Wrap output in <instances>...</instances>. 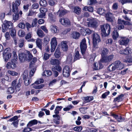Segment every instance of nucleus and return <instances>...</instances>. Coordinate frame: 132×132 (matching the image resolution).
I'll return each instance as SVG.
<instances>
[{
	"mask_svg": "<svg viewBox=\"0 0 132 132\" xmlns=\"http://www.w3.org/2000/svg\"><path fill=\"white\" fill-rule=\"evenodd\" d=\"M59 22L63 25L66 26L70 24L69 19L67 18H61L60 19Z\"/></svg>",
	"mask_w": 132,
	"mask_h": 132,
	"instance_id": "nucleus-10",
	"label": "nucleus"
},
{
	"mask_svg": "<svg viewBox=\"0 0 132 132\" xmlns=\"http://www.w3.org/2000/svg\"><path fill=\"white\" fill-rule=\"evenodd\" d=\"M5 36L6 40H10L11 37L9 32H6Z\"/></svg>",
	"mask_w": 132,
	"mask_h": 132,
	"instance_id": "nucleus-59",
	"label": "nucleus"
},
{
	"mask_svg": "<svg viewBox=\"0 0 132 132\" xmlns=\"http://www.w3.org/2000/svg\"><path fill=\"white\" fill-rule=\"evenodd\" d=\"M97 12L100 14L104 15L105 14L104 10L101 7L98 8L97 9Z\"/></svg>",
	"mask_w": 132,
	"mask_h": 132,
	"instance_id": "nucleus-38",
	"label": "nucleus"
},
{
	"mask_svg": "<svg viewBox=\"0 0 132 132\" xmlns=\"http://www.w3.org/2000/svg\"><path fill=\"white\" fill-rule=\"evenodd\" d=\"M51 52L54 51L57 45V42L56 37L53 38L51 39Z\"/></svg>",
	"mask_w": 132,
	"mask_h": 132,
	"instance_id": "nucleus-8",
	"label": "nucleus"
},
{
	"mask_svg": "<svg viewBox=\"0 0 132 132\" xmlns=\"http://www.w3.org/2000/svg\"><path fill=\"white\" fill-rule=\"evenodd\" d=\"M40 5L43 6L45 7L47 5V1H40Z\"/></svg>",
	"mask_w": 132,
	"mask_h": 132,
	"instance_id": "nucleus-45",
	"label": "nucleus"
},
{
	"mask_svg": "<svg viewBox=\"0 0 132 132\" xmlns=\"http://www.w3.org/2000/svg\"><path fill=\"white\" fill-rule=\"evenodd\" d=\"M81 56L79 52L78 51H75L74 55V59L73 63L75 62L76 61L79 60L81 58Z\"/></svg>",
	"mask_w": 132,
	"mask_h": 132,
	"instance_id": "nucleus-17",
	"label": "nucleus"
},
{
	"mask_svg": "<svg viewBox=\"0 0 132 132\" xmlns=\"http://www.w3.org/2000/svg\"><path fill=\"white\" fill-rule=\"evenodd\" d=\"M14 10L15 11H12L14 13V14L13 15V19L14 20L16 21L19 19V10L17 11V10L16 11L15 9Z\"/></svg>",
	"mask_w": 132,
	"mask_h": 132,
	"instance_id": "nucleus-25",
	"label": "nucleus"
},
{
	"mask_svg": "<svg viewBox=\"0 0 132 132\" xmlns=\"http://www.w3.org/2000/svg\"><path fill=\"white\" fill-rule=\"evenodd\" d=\"M63 107L62 106H57L56 107L55 110L54 111V112L55 114H58L59 113V111L61 110Z\"/></svg>",
	"mask_w": 132,
	"mask_h": 132,
	"instance_id": "nucleus-34",
	"label": "nucleus"
},
{
	"mask_svg": "<svg viewBox=\"0 0 132 132\" xmlns=\"http://www.w3.org/2000/svg\"><path fill=\"white\" fill-rule=\"evenodd\" d=\"M86 42V39L84 38L82 40L80 43V49L82 55H84L85 54L87 48Z\"/></svg>",
	"mask_w": 132,
	"mask_h": 132,
	"instance_id": "nucleus-7",
	"label": "nucleus"
},
{
	"mask_svg": "<svg viewBox=\"0 0 132 132\" xmlns=\"http://www.w3.org/2000/svg\"><path fill=\"white\" fill-rule=\"evenodd\" d=\"M101 34L104 37L108 36L110 33L111 28L110 26L108 24H104L100 26Z\"/></svg>",
	"mask_w": 132,
	"mask_h": 132,
	"instance_id": "nucleus-5",
	"label": "nucleus"
},
{
	"mask_svg": "<svg viewBox=\"0 0 132 132\" xmlns=\"http://www.w3.org/2000/svg\"><path fill=\"white\" fill-rule=\"evenodd\" d=\"M32 33L31 32H29L27 34L25 37V38L26 39H29L31 38Z\"/></svg>",
	"mask_w": 132,
	"mask_h": 132,
	"instance_id": "nucleus-61",
	"label": "nucleus"
},
{
	"mask_svg": "<svg viewBox=\"0 0 132 132\" xmlns=\"http://www.w3.org/2000/svg\"><path fill=\"white\" fill-rule=\"evenodd\" d=\"M61 64V63H59V64L54 65V66H53L52 69V71H57L59 72H61L62 70V68L60 65Z\"/></svg>",
	"mask_w": 132,
	"mask_h": 132,
	"instance_id": "nucleus-19",
	"label": "nucleus"
},
{
	"mask_svg": "<svg viewBox=\"0 0 132 132\" xmlns=\"http://www.w3.org/2000/svg\"><path fill=\"white\" fill-rule=\"evenodd\" d=\"M80 34L79 33L77 32H74L72 34L73 38L75 39H78L80 36Z\"/></svg>",
	"mask_w": 132,
	"mask_h": 132,
	"instance_id": "nucleus-31",
	"label": "nucleus"
},
{
	"mask_svg": "<svg viewBox=\"0 0 132 132\" xmlns=\"http://www.w3.org/2000/svg\"><path fill=\"white\" fill-rule=\"evenodd\" d=\"M122 116V114H116V120L117 122H121L125 121V119Z\"/></svg>",
	"mask_w": 132,
	"mask_h": 132,
	"instance_id": "nucleus-18",
	"label": "nucleus"
},
{
	"mask_svg": "<svg viewBox=\"0 0 132 132\" xmlns=\"http://www.w3.org/2000/svg\"><path fill=\"white\" fill-rule=\"evenodd\" d=\"M30 127H27L25 128L23 130V132H29L32 130V129L30 128Z\"/></svg>",
	"mask_w": 132,
	"mask_h": 132,
	"instance_id": "nucleus-48",
	"label": "nucleus"
},
{
	"mask_svg": "<svg viewBox=\"0 0 132 132\" xmlns=\"http://www.w3.org/2000/svg\"><path fill=\"white\" fill-rule=\"evenodd\" d=\"M18 118V117L17 116H15L12 118L9 119V120L8 121L12 122L13 121H15L17 120Z\"/></svg>",
	"mask_w": 132,
	"mask_h": 132,
	"instance_id": "nucleus-58",
	"label": "nucleus"
},
{
	"mask_svg": "<svg viewBox=\"0 0 132 132\" xmlns=\"http://www.w3.org/2000/svg\"><path fill=\"white\" fill-rule=\"evenodd\" d=\"M21 1H16L15 2H13L12 4V11H15V9L16 11H18V6L20 4Z\"/></svg>",
	"mask_w": 132,
	"mask_h": 132,
	"instance_id": "nucleus-13",
	"label": "nucleus"
},
{
	"mask_svg": "<svg viewBox=\"0 0 132 132\" xmlns=\"http://www.w3.org/2000/svg\"><path fill=\"white\" fill-rule=\"evenodd\" d=\"M47 9L41 7L40 9V13L38 14V17L40 18H43L46 15V13L47 12Z\"/></svg>",
	"mask_w": 132,
	"mask_h": 132,
	"instance_id": "nucleus-11",
	"label": "nucleus"
},
{
	"mask_svg": "<svg viewBox=\"0 0 132 132\" xmlns=\"http://www.w3.org/2000/svg\"><path fill=\"white\" fill-rule=\"evenodd\" d=\"M51 31L54 33H57L59 30L57 29V27L55 26H53L51 28Z\"/></svg>",
	"mask_w": 132,
	"mask_h": 132,
	"instance_id": "nucleus-40",
	"label": "nucleus"
},
{
	"mask_svg": "<svg viewBox=\"0 0 132 132\" xmlns=\"http://www.w3.org/2000/svg\"><path fill=\"white\" fill-rule=\"evenodd\" d=\"M37 22L38 19L37 18H35L33 20L31 24L32 28L36 27Z\"/></svg>",
	"mask_w": 132,
	"mask_h": 132,
	"instance_id": "nucleus-42",
	"label": "nucleus"
},
{
	"mask_svg": "<svg viewBox=\"0 0 132 132\" xmlns=\"http://www.w3.org/2000/svg\"><path fill=\"white\" fill-rule=\"evenodd\" d=\"M8 72L12 76H17L18 74L17 72L9 70Z\"/></svg>",
	"mask_w": 132,
	"mask_h": 132,
	"instance_id": "nucleus-62",
	"label": "nucleus"
},
{
	"mask_svg": "<svg viewBox=\"0 0 132 132\" xmlns=\"http://www.w3.org/2000/svg\"><path fill=\"white\" fill-rule=\"evenodd\" d=\"M19 47L20 48H22L23 46L24 40L23 39H20L19 40Z\"/></svg>",
	"mask_w": 132,
	"mask_h": 132,
	"instance_id": "nucleus-49",
	"label": "nucleus"
},
{
	"mask_svg": "<svg viewBox=\"0 0 132 132\" xmlns=\"http://www.w3.org/2000/svg\"><path fill=\"white\" fill-rule=\"evenodd\" d=\"M129 51L130 50L129 49V48L126 47L125 49L121 50L119 52V53L121 55H125L128 54L129 53Z\"/></svg>",
	"mask_w": 132,
	"mask_h": 132,
	"instance_id": "nucleus-20",
	"label": "nucleus"
},
{
	"mask_svg": "<svg viewBox=\"0 0 132 132\" xmlns=\"http://www.w3.org/2000/svg\"><path fill=\"white\" fill-rule=\"evenodd\" d=\"M23 79L24 80V83L25 85L26 86H27L29 85L30 83L31 82L30 80L27 77L26 75H25L23 77Z\"/></svg>",
	"mask_w": 132,
	"mask_h": 132,
	"instance_id": "nucleus-32",
	"label": "nucleus"
},
{
	"mask_svg": "<svg viewBox=\"0 0 132 132\" xmlns=\"http://www.w3.org/2000/svg\"><path fill=\"white\" fill-rule=\"evenodd\" d=\"M50 56L51 54H49L46 53H45L43 57V59L45 61L49 59Z\"/></svg>",
	"mask_w": 132,
	"mask_h": 132,
	"instance_id": "nucleus-43",
	"label": "nucleus"
},
{
	"mask_svg": "<svg viewBox=\"0 0 132 132\" xmlns=\"http://www.w3.org/2000/svg\"><path fill=\"white\" fill-rule=\"evenodd\" d=\"M86 31L85 28H82V29H80V32L83 36H86L85 33H86Z\"/></svg>",
	"mask_w": 132,
	"mask_h": 132,
	"instance_id": "nucleus-55",
	"label": "nucleus"
},
{
	"mask_svg": "<svg viewBox=\"0 0 132 132\" xmlns=\"http://www.w3.org/2000/svg\"><path fill=\"white\" fill-rule=\"evenodd\" d=\"M18 26L19 27L22 29H24L25 28V25L23 22L20 23Z\"/></svg>",
	"mask_w": 132,
	"mask_h": 132,
	"instance_id": "nucleus-53",
	"label": "nucleus"
},
{
	"mask_svg": "<svg viewBox=\"0 0 132 132\" xmlns=\"http://www.w3.org/2000/svg\"><path fill=\"white\" fill-rule=\"evenodd\" d=\"M108 50L107 48H103L101 53L102 59L101 60L103 62H110L113 57V55H111L107 56L108 54Z\"/></svg>",
	"mask_w": 132,
	"mask_h": 132,
	"instance_id": "nucleus-3",
	"label": "nucleus"
},
{
	"mask_svg": "<svg viewBox=\"0 0 132 132\" xmlns=\"http://www.w3.org/2000/svg\"><path fill=\"white\" fill-rule=\"evenodd\" d=\"M83 99L84 101L83 102V104H84L85 103L89 102L93 100L94 99L93 97V96H87L83 97Z\"/></svg>",
	"mask_w": 132,
	"mask_h": 132,
	"instance_id": "nucleus-23",
	"label": "nucleus"
},
{
	"mask_svg": "<svg viewBox=\"0 0 132 132\" xmlns=\"http://www.w3.org/2000/svg\"><path fill=\"white\" fill-rule=\"evenodd\" d=\"M38 123V121L35 119L30 121L27 124V127H31L33 125H37Z\"/></svg>",
	"mask_w": 132,
	"mask_h": 132,
	"instance_id": "nucleus-24",
	"label": "nucleus"
},
{
	"mask_svg": "<svg viewBox=\"0 0 132 132\" xmlns=\"http://www.w3.org/2000/svg\"><path fill=\"white\" fill-rule=\"evenodd\" d=\"M13 56L11 62H8L6 65V67L8 69H14L16 66V64L18 60V56L15 52H13Z\"/></svg>",
	"mask_w": 132,
	"mask_h": 132,
	"instance_id": "nucleus-4",
	"label": "nucleus"
},
{
	"mask_svg": "<svg viewBox=\"0 0 132 132\" xmlns=\"http://www.w3.org/2000/svg\"><path fill=\"white\" fill-rule=\"evenodd\" d=\"M3 57L5 60V61L7 62L11 57L12 54L11 53H9L7 54H3Z\"/></svg>",
	"mask_w": 132,
	"mask_h": 132,
	"instance_id": "nucleus-29",
	"label": "nucleus"
},
{
	"mask_svg": "<svg viewBox=\"0 0 132 132\" xmlns=\"http://www.w3.org/2000/svg\"><path fill=\"white\" fill-rule=\"evenodd\" d=\"M61 53L60 48L57 47L56 50L54 55L56 59H59L60 57Z\"/></svg>",
	"mask_w": 132,
	"mask_h": 132,
	"instance_id": "nucleus-28",
	"label": "nucleus"
},
{
	"mask_svg": "<svg viewBox=\"0 0 132 132\" xmlns=\"http://www.w3.org/2000/svg\"><path fill=\"white\" fill-rule=\"evenodd\" d=\"M73 108V106L72 105H70L68 106L67 107L63 108V110L64 111H69Z\"/></svg>",
	"mask_w": 132,
	"mask_h": 132,
	"instance_id": "nucleus-51",
	"label": "nucleus"
},
{
	"mask_svg": "<svg viewBox=\"0 0 132 132\" xmlns=\"http://www.w3.org/2000/svg\"><path fill=\"white\" fill-rule=\"evenodd\" d=\"M36 12L33 11L32 10H30L28 14V16H32L34 15V14H36Z\"/></svg>",
	"mask_w": 132,
	"mask_h": 132,
	"instance_id": "nucleus-60",
	"label": "nucleus"
},
{
	"mask_svg": "<svg viewBox=\"0 0 132 132\" xmlns=\"http://www.w3.org/2000/svg\"><path fill=\"white\" fill-rule=\"evenodd\" d=\"M116 69L118 70H120L122 69L124 67V64L123 63H121L120 61H116Z\"/></svg>",
	"mask_w": 132,
	"mask_h": 132,
	"instance_id": "nucleus-21",
	"label": "nucleus"
},
{
	"mask_svg": "<svg viewBox=\"0 0 132 132\" xmlns=\"http://www.w3.org/2000/svg\"><path fill=\"white\" fill-rule=\"evenodd\" d=\"M96 56L95 53H94L91 54L90 58V60L91 61L94 62Z\"/></svg>",
	"mask_w": 132,
	"mask_h": 132,
	"instance_id": "nucleus-47",
	"label": "nucleus"
},
{
	"mask_svg": "<svg viewBox=\"0 0 132 132\" xmlns=\"http://www.w3.org/2000/svg\"><path fill=\"white\" fill-rule=\"evenodd\" d=\"M129 41V39L128 38H124L120 42V44L121 45H126L128 43Z\"/></svg>",
	"mask_w": 132,
	"mask_h": 132,
	"instance_id": "nucleus-33",
	"label": "nucleus"
},
{
	"mask_svg": "<svg viewBox=\"0 0 132 132\" xmlns=\"http://www.w3.org/2000/svg\"><path fill=\"white\" fill-rule=\"evenodd\" d=\"M74 12L77 14L79 15L81 12V9L79 7H75Z\"/></svg>",
	"mask_w": 132,
	"mask_h": 132,
	"instance_id": "nucleus-36",
	"label": "nucleus"
},
{
	"mask_svg": "<svg viewBox=\"0 0 132 132\" xmlns=\"http://www.w3.org/2000/svg\"><path fill=\"white\" fill-rule=\"evenodd\" d=\"M10 30V34L11 36L13 38H14L16 35V30L15 28L13 27Z\"/></svg>",
	"mask_w": 132,
	"mask_h": 132,
	"instance_id": "nucleus-26",
	"label": "nucleus"
},
{
	"mask_svg": "<svg viewBox=\"0 0 132 132\" xmlns=\"http://www.w3.org/2000/svg\"><path fill=\"white\" fill-rule=\"evenodd\" d=\"M11 85L13 87H9L7 89V94H12L14 92V89L13 87L15 88L16 92H19L20 90L21 83L19 80L17 82L16 80H14L12 82Z\"/></svg>",
	"mask_w": 132,
	"mask_h": 132,
	"instance_id": "nucleus-2",
	"label": "nucleus"
},
{
	"mask_svg": "<svg viewBox=\"0 0 132 132\" xmlns=\"http://www.w3.org/2000/svg\"><path fill=\"white\" fill-rule=\"evenodd\" d=\"M62 48L64 51H66L68 49V46L66 41L62 42Z\"/></svg>",
	"mask_w": 132,
	"mask_h": 132,
	"instance_id": "nucleus-30",
	"label": "nucleus"
},
{
	"mask_svg": "<svg viewBox=\"0 0 132 132\" xmlns=\"http://www.w3.org/2000/svg\"><path fill=\"white\" fill-rule=\"evenodd\" d=\"M87 109V108H81L79 109V110L81 113L84 114L86 113Z\"/></svg>",
	"mask_w": 132,
	"mask_h": 132,
	"instance_id": "nucleus-50",
	"label": "nucleus"
},
{
	"mask_svg": "<svg viewBox=\"0 0 132 132\" xmlns=\"http://www.w3.org/2000/svg\"><path fill=\"white\" fill-rule=\"evenodd\" d=\"M49 63L51 65H54L61 63V60L57 59L51 58L50 60Z\"/></svg>",
	"mask_w": 132,
	"mask_h": 132,
	"instance_id": "nucleus-14",
	"label": "nucleus"
},
{
	"mask_svg": "<svg viewBox=\"0 0 132 132\" xmlns=\"http://www.w3.org/2000/svg\"><path fill=\"white\" fill-rule=\"evenodd\" d=\"M97 3V1H89V2H88L89 4L90 5H94Z\"/></svg>",
	"mask_w": 132,
	"mask_h": 132,
	"instance_id": "nucleus-63",
	"label": "nucleus"
},
{
	"mask_svg": "<svg viewBox=\"0 0 132 132\" xmlns=\"http://www.w3.org/2000/svg\"><path fill=\"white\" fill-rule=\"evenodd\" d=\"M41 28L46 33H47L48 32V30L47 29L46 27L45 26H42L41 27Z\"/></svg>",
	"mask_w": 132,
	"mask_h": 132,
	"instance_id": "nucleus-64",
	"label": "nucleus"
},
{
	"mask_svg": "<svg viewBox=\"0 0 132 132\" xmlns=\"http://www.w3.org/2000/svg\"><path fill=\"white\" fill-rule=\"evenodd\" d=\"M57 81V79H54L53 80L48 84L49 86H53L54 84L56 83Z\"/></svg>",
	"mask_w": 132,
	"mask_h": 132,
	"instance_id": "nucleus-56",
	"label": "nucleus"
},
{
	"mask_svg": "<svg viewBox=\"0 0 132 132\" xmlns=\"http://www.w3.org/2000/svg\"><path fill=\"white\" fill-rule=\"evenodd\" d=\"M124 96V95L123 94L119 95L118 97H116V101H117L118 102L122 101Z\"/></svg>",
	"mask_w": 132,
	"mask_h": 132,
	"instance_id": "nucleus-35",
	"label": "nucleus"
},
{
	"mask_svg": "<svg viewBox=\"0 0 132 132\" xmlns=\"http://www.w3.org/2000/svg\"><path fill=\"white\" fill-rule=\"evenodd\" d=\"M50 38L49 37L47 36H46L44 38V44L45 45H47L50 41Z\"/></svg>",
	"mask_w": 132,
	"mask_h": 132,
	"instance_id": "nucleus-46",
	"label": "nucleus"
},
{
	"mask_svg": "<svg viewBox=\"0 0 132 132\" xmlns=\"http://www.w3.org/2000/svg\"><path fill=\"white\" fill-rule=\"evenodd\" d=\"M13 27V23L11 21L5 20L2 25V31L4 32Z\"/></svg>",
	"mask_w": 132,
	"mask_h": 132,
	"instance_id": "nucleus-6",
	"label": "nucleus"
},
{
	"mask_svg": "<svg viewBox=\"0 0 132 132\" xmlns=\"http://www.w3.org/2000/svg\"><path fill=\"white\" fill-rule=\"evenodd\" d=\"M37 34L40 38L43 37L44 36L43 31L41 30H38L37 32Z\"/></svg>",
	"mask_w": 132,
	"mask_h": 132,
	"instance_id": "nucleus-41",
	"label": "nucleus"
},
{
	"mask_svg": "<svg viewBox=\"0 0 132 132\" xmlns=\"http://www.w3.org/2000/svg\"><path fill=\"white\" fill-rule=\"evenodd\" d=\"M70 68L69 66H65L63 70V74L65 77H68L70 75Z\"/></svg>",
	"mask_w": 132,
	"mask_h": 132,
	"instance_id": "nucleus-9",
	"label": "nucleus"
},
{
	"mask_svg": "<svg viewBox=\"0 0 132 132\" xmlns=\"http://www.w3.org/2000/svg\"><path fill=\"white\" fill-rule=\"evenodd\" d=\"M110 93L109 91L105 92L102 95L101 98H105Z\"/></svg>",
	"mask_w": 132,
	"mask_h": 132,
	"instance_id": "nucleus-52",
	"label": "nucleus"
},
{
	"mask_svg": "<svg viewBox=\"0 0 132 132\" xmlns=\"http://www.w3.org/2000/svg\"><path fill=\"white\" fill-rule=\"evenodd\" d=\"M86 33H85L86 35H89L91 33H93L92 36L93 44L92 51L93 52H94L95 51H96L99 48L98 44L101 41L100 36L97 33L95 32L94 31L90 30L89 28H86Z\"/></svg>",
	"mask_w": 132,
	"mask_h": 132,
	"instance_id": "nucleus-1",
	"label": "nucleus"
},
{
	"mask_svg": "<svg viewBox=\"0 0 132 132\" xmlns=\"http://www.w3.org/2000/svg\"><path fill=\"white\" fill-rule=\"evenodd\" d=\"M19 59L21 62H22L26 61L27 54L24 53H20L19 55Z\"/></svg>",
	"mask_w": 132,
	"mask_h": 132,
	"instance_id": "nucleus-15",
	"label": "nucleus"
},
{
	"mask_svg": "<svg viewBox=\"0 0 132 132\" xmlns=\"http://www.w3.org/2000/svg\"><path fill=\"white\" fill-rule=\"evenodd\" d=\"M105 14V16L106 17V19L108 21L110 22H112V18L113 16V15L112 13L108 12Z\"/></svg>",
	"mask_w": 132,
	"mask_h": 132,
	"instance_id": "nucleus-22",
	"label": "nucleus"
},
{
	"mask_svg": "<svg viewBox=\"0 0 132 132\" xmlns=\"http://www.w3.org/2000/svg\"><path fill=\"white\" fill-rule=\"evenodd\" d=\"M73 130L74 131L78 132L80 131L82 129V128L81 126H78L74 127L73 128Z\"/></svg>",
	"mask_w": 132,
	"mask_h": 132,
	"instance_id": "nucleus-44",
	"label": "nucleus"
},
{
	"mask_svg": "<svg viewBox=\"0 0 132 132\" xmlns=\"http://www.w3.org/2000/svg\"><path fill=\"white\" fill-rule=\"evenodd\" d=\"M40 39L38 38L37 39L36 41V43L37 46L40 50H42V44L40 43Z\"/></svg>",
	"mask_w": 132,
	"mask_h": 132,
	"instance_id": "nucleus-39",
	"label": "nucleus"
},
{
	"mask_svg": "<svg viewBox=\"0 0 132 132\" xmlns=\"http://www.w3.org/2000/svg\"><path fill=\"white\" fill-rule=\"evenodd\" d=\"M33 57V56L32 55L30 52H29L28 54H27V59L26 61H29L32 59Z\"/></svg>",
	"mask_w": 132,
	"mask_h": 132,
	"instance_id": "nucleus-37",
	"label": "nucleus"
},
{
	"mask_svg": "<svg viewBox=\"0 0 132 132\" xmlns=\"http://www.w3.org/2000/svg\"><path fill=\"white\" fill-rule=\"evenodd\" d=\"M67 13V11L66 10H61L59 14V16L60 17H62L64 15Z\"/></svg>",
	"mask_w": 132,
	"mask_h": 132,
	"instance_id": "nucleus-54",
	"label": "nucleus"
},
{
	"mask_svg": "<svg viewBox=\"0 0 132 132\" xmlns=\"http://www.w3.org/2000/svg\"><path fill=\"white\" fill-rule=\"evenodd\" d=\"M97 23L96 21L93 19H90L89 22L88 23V25L89 27L93 28H96Z\"/></svg>",
	"mask_w": 132,
	"mask_h": 132,
	"instance_id": "nucleus-12",
	"label": "nucleus"
},
{
	"mask_svg": "<svg viewBox=\"0 0 132 132\" xmlns=\"http://www.w3.org/2000/svg\"><path fill=\"white\" fill-rule=\"evenodd\" d=\"M93 69L95 70H96L99 69L98 64L97 63L95 62L94 63Z\"/></svg>",
	"mask_w": 132,
	"mask_h": 132,
	"instance_id": "nucleus-57",
	"label": "nucleus"
},
{
	"mask_svg": "<svg viewBox=\"0 0 132 132\" xmlns=\"http://www.w3.org/2000/svg\"><path fill=\"white\" fill-rule=\"evenodd\" d=\"M53 117L54 118L53 119L54 122L56 125L59 124L61 120L60 116L59 114H54L53 115Z\"/></svg>",
	"mask_w": 132,
	"mask_h": 132,
	"instance_id": "nucleus-16",
	"label": "nucleus"
},
{
	"mask_svg": "<svg viewBox=\"0 0 132 132\" xmlns=\"http://www.w3.org/2000/svg\"><path fill=\"white\" fill-rule=\"evenodd\" d=\"M114 64H116V61L114 62ZM116 69V64H114V65L111 64L110 65L108 68L107 70H108V72H110L111 71H113Z\"/></svg>",
	"mask_w": 132,
	"mask_h": 132,
	"instance_id": "nucleus-27",
	"label": "nucleus"
}]
</instances>
